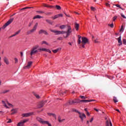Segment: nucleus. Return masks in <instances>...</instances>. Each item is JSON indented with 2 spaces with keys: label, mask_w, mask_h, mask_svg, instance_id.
Returning a JSON list of instances; mask_svg holds the SVG:
<instances>
[{
  "label": "nucleus",
  "mask_w": 126,
  "mask_h": 126,
  "mask_svg": "<svg viewBox=\"0 0 126 126\" xmlns=\"http://www.w3.org/2000/svg\"><path fill=\"white\" fill-rule=\"evenodd\" d=\"M67 93V91H65L64 92H61L60 95H64Z\"/></svg>",
  "instance_id": "nucleus-32"
},
{
  "label": "nucleus",
  "mask_w": 126,
  "mask_h": 126,
  "mask_svg": "<svg viewBox=\"0 0 126 126\" xmlns=\"http://www.w3.org/2000/svg\"><path fill=\"white\" fill-rule=\"evenodd\" d=\"M57 40H59L61 41V40H62V37H59L57 38Z\"/></svg>",
  "instance_id": "nucleus-58"
},
{
  "label": "nucleus",
  "mask_w": 126,
  "mask_h": 126,
  "mask_svg": "<svg viewBox=\"0 0 126 126\" xmlns=\"http://www.w3.org/2000/svg\"><path fill=\"white\" fill-rule=\"evenodd\" d=\"M43 44H45V45H49V44H48V43H47L46 41H43L42 42V45H43Z\"/></svg>",
  "instance_id": "nucleus-34"
},
{
  "label": "nucleus",
  "mask_w": 126,
  "mask_h": 126,
  "mask_svg": "<svg viewBox=\"0 0 126 126\" xmlns=\"http://www.w3.org/2000/svg\"><path fill=\"white\" fill-rule=\"evenodd\" d=\"M12 122V121H11V119H9V121L7 122V123H11Z\"/></svg>",
  "instance_id": "nucleus-52"
},
{
  "label": "nucleus",
  "mask_w": 126,
  "mask_h": 126,
  "mask_svg": "<svg viewBox=\"0 0 126 126\" xmlns=\"http://www.w3.org/2000/svg\"><path fill=\"white\" fill-rule=\"evenodd\" d=\"M39 48L38 45H35L33 46L32 48V50L30 53V55L32 56L33 55H34L35 54H37L38 52V51L37 50V49Z\"/></svg>",
  "instance_id": "nucleus-2"
},
{
  "label": "nucleus",
  "mask_w": 126,
  "mask_h": 126,
  "mask_svg": "<svg viewBox=\"0 0 126 126\" xmlns=\"http://www.w3.org/2000/svg\"><path fill=\"white\" fill-rule=\"evenodd\" d=\"M8 91H9V90H8L3 91L2 92H0V94H5L8 93Z\"/></svg>",
  "instance_id": "nucleus-23"
},
{
  "label": "nucleus",
  "mask_w": 126,
  "mask_h": 126,
  "mask_svg": "<svg viewBox=\"0 0 126 126\" xmlns=\"http://www.w3.org/2000/svg\"><path fill=\"white\" fill-rule=\"evenodd\" d=\"M124 31V26L122 25V26H121V30H120V31L121 32H123Z\"/></svg>",
  "instance_id": "nucleus-40"
},
{
  "label": "nucleus",
  "mask_w": 126,
  "mask_h": 126,
  "mask_svg": "<svg viewBox=\"0 0 126 126\" xmlns=\"http://www.w3.org/2000/svg\"><path fill=\"white\" fill-rule=\"evenodd\" d=\"M93 121H94V118H92L91 119L90 121V123H92V122H93Z\"/></svg>",
  "instance_id": "nucleus-57"
},
{
  "label": "nucleus",
  "mask_w": 126,
  "mask_h": 126,
  "mask_svg": "<svg viewBox=\"0 0 126 126\" xmlns=\"http://www.w3.org/2000/svg\"><path fill=\"white\" fill-rule=\"evenodd\" d=\"M90 123H89V121H87V124H89V125Z\"/></svg>",
  "instance_id": "nucleus-64"
},
{
  "label": "nucleus",
  "mask_w": 126,
  "mask_h": 126,
  "mask_svg": "<svg viewBox=\"0 0 126 126\" xmlns=\"http://www.w3.org/2000/svg\"><path fill=\"white\" fill-rule=\"evenodd\" d=\"M11 111L12 112V113H11V115H14L17 113V109H12L11 110Z\"/></svg>",
  "instance_id": "nucleus-18"
},
{
  "label": "nucleus",
  "mask_w": 126,
  "mask_h": 126,
  "mask_svg": "<svg viewBox=\"0 0 126 126\" xmlns=\"http://www.w3.org/2000/svg\"><path fill=\"white\" fill-rule=\"evenodd\" d=\"M88 42L89 39L87 38L84 37H82V48H85V45L88 43Z\"/></svg>",
  "instance_id": "nucleus-3"
},
{
  "label": "nucleus",
  "mask_w": 126,
  "mask_h": 126,
  "mask_svg": "<svg viewBox=\"0 0 126 126\" xmlns=\"http://www.w3.org/2000/svg\"><path fill=\"white\" fill-rule=\"evenodd\" d=\"M79 117L81 119V120H82V121H84V118H86V116L85 115V114L84 113H83L82 114H81V113H80V114H79Z\"/></svg>",
  "instance_id": "nucleus-11"
},
{
  "label": "nucleus",
  "mask_w": 126,
  "mask_h": 126,
  "mask_svg": "<svg viewBox=\"0 0 126 126\" xmlns=\"http://www.w3.org/2000/svg\"><path fill=\"white\" fill-rule=\"evenodd\" d=\"M45 52H48V53H52L51 50H50V49H46Z\"/></svg>",
  "instance_id": "nucleus-39"
},
{
  "label": "nucleus",
  "mask_w": 126,
  "mask_h": 126,
  "mask_svg": "<svg viewBox=\"0 0 126 126\" xmlns=\"http://www.w3.org/2000/svg\"><path fill=\"white\" fill-rule=\"evenodd\" d=\"M113 100H114V103H117V102H118V100H117V98L115 96L113 97Z\"/></svg>",
  "instance_id": "nucleus-33"
},
{
  "label": "nucleus",
  "mask_w": 126,
  "mask_h": 126,
  "mask_svg": "<svg viewBox=\"0 0 126 126\" xmlns=\"http://www.w3.org/2000/svg\"><path fill=\"white\" fill-rule=\"evenodd\" d=\"M29 119H26L23 121L20 122L17 125V126H23L24 124L29 121Z\"/></svg>",
  "instance_id": "nucleus-6"
},
{
  "label": "nucleus",
  "mask_w": 126,
  "mask_h": 126,
  "mask_svg": "<svg viewBox=\"0 0 126 126\" xmlns=\"http://www.w3.org/2000/svg\"><path fill=\"white\" fill-rule=\"evenodd\" d=\"M116 6L117 7H119L120 8V9H122L121 6L120 4H116Z\"/></svg>",
  "instance_id": "nucleus-49"
},
{
  "label": "nucleus",
  "mask_w": 126,
  "mask_h": 126,
  "mask_svg": "<svg viewBox=\"0 0 126 126\" xmlns=\"http://www.w3.org/2000/svg\"><path fill=\"white\" fill-rule=\"evenodd\" d=\"M13 20V18H12L11 19H10L9 20H8L3 26L2 27L0 28V31H1V29H5L7 26H8L9 24H11V23H12V21Z\"/></svg>",
  "instance_id": "nucleus-4"
},
{
  "label": "nucleus",
  "mask_w": 126,
  "mask_h": 126,
  "mask_svg": "<svg viewBox=\"0 0 126 126\" xmlns=\"http://www.w3.org/2000/svg\"><path fill=\"white\" fill-rule=\"evenodd\" d=\"M36 121H37L38 122L42 124H46L47 123H48V121H44L43 119H41L40 117H36Z\"/></svg>",
  "instance_id": "nucleus-5"
},
{
  "label": "nucleus",
  "mask_w": 126,
  "mask_h": 126,
  "mask_svg": "<svg viewBox=\"0 0 126 126\" xmlns=\"http://www.w3.org/2000/svg\"><path fill=\"white\" fill-rule=\"evenodd\" d=\"M123 44L126 45V40L125 39H123Z\"/></svg>",
  "instance_id": "nucleus-45"
},
{
  "label": "nucleus",
  "mask_w": 126,
  "mask_h": 126,
  "mask_svg": "<svg viewBox=\"0 0 126 126\" xmlns=\"http://www.w3.org/2000/svg\"><path fill=\"white\" fill-rule=\"evenodd\" d=\"M34 96H35V97L37 99H39L40 98V96L38 94H34Z\"/></svg>",
  "instance_id": "nucleus-38"
},
{
  "label": "nucleus",
  "mask_w": 126,
  "mask_h": 126,
  "mask_svg": "<svg viewBox=\"0 0 126 126\" xmlns=\"http://www.w3.org/2000/svg\"><path fill=\"white\" fill-rule=\"evenodd\" d=\"M44 14H45L46 15H49L51 14L52 13L50 12H45Z\"/></svg>",
  "instance_id": "nucleus-43"
},
{
  "label": "nucleus",
  "mask_w": 126,
  "mask_h": 126,
  "mask_svg": "<svg viewBox=\"0 0 126 126\" xmlns=\"http://www.w3.org/2000/svg\"><path fill=\"white\" fill-rule=\"evenodd\" d=\"M4 62L6 63V64H9V61H8V59L6 57H4L3 58Z\"/></svg>",
  "instance_id": "nucleus-14"
},
{
  "label": "nucleus",
  "mask_w": 126,
  "mask_h": 126,
  "mask_svg": "<svg viewBox=\"0 0 126 126\" xmlns=\"http://www.w3.org/2000/svg\"><path fill=\"white\" fill-rule=\"evenodd\" d=\"M109 26H110L111 28H113L114 26V24L112 23V24H109Z\"/></svg>",
  "instance_id": "nucleus-51"
},
{
  "label": "nucleus",
  "mask_w": 126,
  "mask_h": 126,
  "mask_svg": "<svg viewBox=\"0 0 126 126\" xmlns=\"http://www.w3.org/2000/svg\"><path fill=\"white\" fill-rule=\"evenodd\" d=\"M72 111L76 112V113H78L79 114H81V112H80V111H79L78 110H77L75 108L73 109Z\"/></svg>",
  "instance_id": "nucleus-28"
},
{
  "label": "nucleus",
  "mask_w": 126,
  "mask_h": 126,
  "mask_svg": "<svg viewBox=\"0 0 126 126\" xmlns=\"http://www.w3.org/2000/svg\"><path fill=\"white\" fill-rule=\"evenodd\" d=\"M44 7H48V5L46 4H44L43 5Z\"/></svg>",
  "instance_id": "nucleus-59"
},
{
  "label": "nucleus",
  "mask_w": 126,
  "mask_h": 126,
  "mask_svg": "<svg viewBox=\"0 0 126 126\" xmlns=\"http://www.w3.org/2000/svg\"><path fill=\"white\" fill-rule=\"evenodd\" d=\"M51 32L55 33L56 35L63 34L64 33H66V36L64 37V38H67L70 35V34L72 32L71 28L69 26L67 27V32L59 31H55V30H51Z\"/></svg>",
  "instance_id": "nucleus-1"
},
{
  "label": "nucleus",
  "mask_w": 126,
  "mask_h": 126,
  "mask_svg": "<svg viewBox=\"0 0 126 126\" xmlns=\"http://www.w3.org/2000/svg\"><path fill=\"white\" fill-rule=\"evenodd\" d=\"M27 9H31V8H33V7H26Z\"/></svg>",
  "instance_id": "nucleus-61"
},
{
  "label": "nucleus",
  "mask_w": 126,
  "mask_h": 126,
  "mask_svg": "<svg viewBox=\"0 0 126 126\" xmlns=\"http://www.w3.org/2000/svg\"><path fill=\"white\" fill-rule=\"evenodd\" d=\"M43 33H44V34H45V35H48V32H47V31H44Z\"/></svg>",
  "instance_id": "nucleus-46"
},
{
  "label": "nucleus",
  "mask_w": 126,
  "mask_h": 126,
  "mask_svg": "<svg viewBox=\"0 0 126 126\" xmlns=\"http://www.w3.org/2000/svg\"><path fill=\"white\" fill-rule=\"evenodd\" d=\"M94 110L96 111V112H98L99 111V110L97 108H94Z\"/></svg>",
  "instance_id": "nucleus-60"
},
{
  "label": "nucleus",
  "mask_w": 126,
  "mask_h": 126,
  "mask_svg": "<svg viewBox=\"0 0 126 126\" xmlns=\"http://www.w3.org/2000/svg\"><path fill=\"white\" fill-rule=\"evenodd\" d=\"M74 104V100H69L68 102H67L64 105L66 106L71 105L72 104Z\"/></svg>",
  "instance_id": "nucleus-7"
},
{
  "label": "nucleus",
  "mask_w": 126,
  "mask_h": 126,
  "mask_svg": "<svg viewBox=\"0 0 126 126\" xmlns=\"http://www.w3.org/2000/svg\"><path fill=\"white\" fill-rule=\"evenodd\" d=\"M44 31H44V30H40L39 31L38 33H39V34H41V33H44Z\"/></svg>",
  "instance_id": "nucleus-36"
},
{
  "label": "nucleus",
  "mask_w": 126,
  "mask_h": 126,
  "mask_svg": "<svg viewBox=\"0 0 126 126\" xmlns=\"http://www.w3.org/2000/svg\"><path fill=\"white\" fill-rule=\"evenodd\" d=\"M66 28V26L65 25H62L60 27V28L61 29H64Z\"/></svg>",
  "instance_id": "nucleus-35"
},
{
  "label": "nucleus",
  "mask_w": 126,
  "mask_h": 126,
  "mask_svg": "<svg viewBox=\"0 0 126 126\" xmlns=\"http://www.w3.org/2000/svg\"><path fill=\"white\" fill-rule=\"evenodd\" d=\"M2 103L4 105V106L6 108H8V106H7L6 103H5V101L2 100Z\"/></svg>",
  "instance_id": "nucleus-29"
},
{
  "label": "nucleus",
  "mask_w": 126,
  "mask_h": 126,
  "mask_svg": "<svg viewBox=\"0 0 126 126\" xmlns=\"http://www.w3.org/2000/svg\"><path fill=\"white\" fill-rule=\"evenodd\" d=\"M118 43L120 44L119 46H121L122 45V41L121 40V35H120V37L118 38Z\"/></svg>",
  "instance_id": "nucleus-16"
},
{
  "label": "nucleus",
  "mask_w": 126,
  "mask_h": 126,
  "mask_svg": "<svg viewBox=\"0 0 126 126\" xmlns=\"http://www.w3.org/2000/svg\"><path fill=\"white\" fill-rule=\"evenodd\" d=\"M94 99H90V100H86V99H84V100H80V102H85V103H87V102H93L94 101Z\"/></svg>",
  "instance_id": "nucleus-13"
},
{
  "label": "nucleus",
  "mask_w": 126,
  "mask_h": 126,
  "mask_svg": "<svg viewBox=\"0 0 126 126\" xmlns=\"http://www.w3.org/2000/svg\"><path fill=\"white\" fill-rule=\"evenodd\" d=\"M0 113L1 115H3L4 114V112L2 111H0Z\"/></svg>",
  "instance_id": "nucleus-55"
},
{
  "label": "nucleus",
  "mask_w": 126,
  "mask_h": 126,
  "mask_svg": "<svg viewBox=\"0 0 126 126\" xmlns=\"http://www.w3.org/2000/svg\"><path fill=\"white\" fill-rule=\"evenodd\" d=\"M117 18H118L117 16H114L113 18V21H115Z\"/></svg>",
  "instance_id": "nucleus-44"
},
{
  "label": "nucleus",
  "mask_w": 126,
  "mask_h": 126,
  "mask_svg": "<svg viewBox=\"0 0 126 126\" xmlns=\"http://www.w3.org/2000/svg\"><path fill=\"white\" fill-rule=\"evenodd\" d=\"M79 24L75 23V28L76 29V31L79 30Z\"/></svg>",
  "instance_id": "nucleus-24"
},
{
  "label": "nucleus",
  "mask_w": 126,
  "mask_h": 126,
  "mask_svg": "<svg viewBox=\"0 0 126 126\" xmlns=\"http://www.w3.org/2000/svg\"><path fill=\"white\" fill-rule=\"evenodd\" d=\"M32 61L29 62L28 63L27 66H26L24 68L25 69L30 68V66L32 65Z\"/></svg>",
  "instance_id": "nucleus-15"
},
{
  "label": "nucleus",
  "mask_w": 126,
  "mask_h": 126,
  "mask_svg": "<svg viewBox=\"0 0 126 126\" xmlns=\"http://www.w3.org/2000/svg\"><path fill=\"white\" fill-rule=\"evenodd\" d=\"M48 115L50 116H52L56 119H57V116H56V114H55L54 113H48Z\"/></svg>",
  "instance_id": "nucleus-22"
},
{
  "label": "nucleus",
  "mask_w": 126,
  "mask_h": 126,
  "mask_svg": "<svg viewBox=\"0 0 126 126\" xmlns=\"http://www.w3.org/2000/svg\"><path fill=\"white\" fill-rule=\"evenodd\" d=\"M46 21L50 25H53V23L50 20H46Z\"/></svg>",
  "instance_id": "nucleus-31"
},
{
  "label": "nucleus",
  "mask_w": 126,
  "mask_h": 126,
  "mask_svg": "<svg viewBox=\"0 0 126 126\" xmlns=\"http://www.w3.org/2000/svg\"><path fill=\"white\" fill-rule=\"evenodd\" d=\"M33 115L34 112H29V113H24V114H23L24 117H29Z\"/></svg>",
  "instance_id": "nucleus-9"
},
{
  "label": "nucleus",
  "mask_w": 126,
  "mask_h": 126,
  "mask_svg": "<svg viewBox=\"0 0 126 126\" xmlns=\"http://www.w3.org/2000/svg\"><path fill=\"white\" fill-rule=\"evenodd\" d=\"M42 17H41V16H39V15H36V16H34V17H33V19H41Z\"/></svg>",
  "instance_id": "nucleus-21"
},
{
  "label": "nucleus",
  "mask_w": 126,
  "mask_h": 126,
  "mask_svg": "<svg viewBox=\"0 0 126 126\" xmlns=\"http://www.w3.org/2000/svg\"><path fill=\"white\" fill-rule=\"evenodd\" d=\"M63 17V14H59L58 15H56L55 16H54V17H52V19L53 20H56L58 18H61Z\"/></svg>",
  "instance_id": "nucleus-10"
},
{
  "label": "nucleus",
  "mask_w": 126,
  "mask_h": 126,
  "mask_svg": "<svg viewBox=\"0 0 126 126\" xmlns=\"http://www.w3.org/2000/svg\"><path fill=\"white\" fill-rule=\"evenodd\" d=\"M106 126H112V123L110 121V120L109 121H106Z\"/></svg>",
  "instance_id": "nucleus-20"
},
{
  "label": "nucleus",
  "mask_w": 126,
  "mask_h": 126,
  "mask_svg": "<svg viewBox=\"0 0 126 126\" xmlns=\"http://www.w3.org/2000/svg\"><path fill=\"white\" fill-rule=\"evenodd\" d=\"M46 48H44L39 49V51H45V52H46Z\"/></svg>",
  "instance_id": "nucleus-37"
},
{
  "label": "nucleus",
  "mask_w": 126,
  "mask_h": 126,
  "mask_svg": "<svg viewBox=\"0 0 126 126\" xmlns=\"http://www.w3.org/2000/svg\"><path fill=\"white\" fill-rule=\"evenodd\" d=\"M32 32H31V30L30 31H29V32H27V34H31V33H32Z\"/></svg>",
  "instance_id": "nucleus-53"
},
{
  "label": "nucleus",
  "mask_w": 126,
  "mask_h": 126,
  "mask_svg": "<svg viewBox=\"0 0 126 126\" xmlns=\"http://www.w3.org/2000/svg\"><path fill=\"white\" fill-rule=\"evenodd\" d=\"M58 122L61 123H62L64 121H65V119H61V116H59L58 117Z\"/></svg>",
  "instance_id": "nucleus-17"
},
{
  "label": "nucleus",
  "mask_w": 126,
  "mask_h": 126,
  "mask_svg": "<svg viewBox=\"0 0 126 126\" xmlns=\"http://www.w3.org/2000/svg\"><path fill=\"white\" fill-rule=\"evenodd\" d=\"M91 9L92 11H94L95 10V8L93 6H91Z\"/></svg>",
  "instance_id": "nucleus-42"
},
{
  "label": "nucleus",
  "mask_w": 126,
  "mask_h": 126,
  "mask_svg": "<svg viewBox=\"0 0 126 126\" xmlns=\"http://www.w3.org/2000/svg\"><path fill=\"white\" fill-rule=\"evenodd\" d=\"M116 111L118 112L119 113H121L119 109H116Z\"/></svg>",
  "instance_id": "nucleus-62"
},
{
  "label": "nucleus",
  "mask_w": 126,
  "mask_h": 126,
  "mask_svg": "<svg viewBox=\"0 0 126 126\" xmlns=\"http://www.w3.org/2000/svg\"><path fill=\"white\" fill-rule=\"evenodd\" d=\"M36 13L39 14H44L45 13V11H40V10H37L36 11Z\"/></svg>",
  "instance_id": "nucleus-26"
},
{
  "label": "nucleus",
  "mask_w": 126,
  "mask_h": 126,
  "mask_svg": "<svg viewBox=\"0 0 126 126\" xmlns=\"http://www.w3.org/2000/svg\"><path fill=\"white\" fill-rule=\"evenodd\" d=\"M74 100V104H75V103L78 104L81 102L79 99H75V100Z\"/></svg>",
  "instance_id": "nucleus-25"
},
{
  "label": "nucleus",
  "mask_w": 126,
  "mask_h": 126,
  "mask_svg": "<svg viewBox=\"0 0 126 126\" xmlns=\"http://www.w3.org/2000/svg\"><path fill=\"white\" fill-rule=\"evenodd\" d=\"M55 6H53V5H48V8H54Z\"/></svg>",
  "instance_id": "nucleus-50"
},
{
  "label": "nucleus",
  "mask_w": 126,
  "mask_h": 126,
  "mask_svg": "<svg viewBox=\"0 0 126 126\" xmlns=\"http://www.w3.org/2000/svg\"><path fill=\"white\" fill-rule=\"evenodd\" d=\"M20 54H21V56L23 57V53L22 52H20Z\"/></svg>",
  "instance_id": "nucleus-63"
},
{
  "label": "nucleus",
  "mask_w": 126,
  "mask_h": 126,
  "mask_svg": "<svg viewBox=\"0 0 126 126\" xmlns=\"http://www.w3.org/2000/svg\"><path fill=\"white\" fill-rule=\"evenodd\" d=\"M121 16H122L123 18L126 19V16H125V15H123V14H121Z\"/></svg>",
  "instance_id": "nucleus-47"
},
{
  "label": "nucleus",
  "mask_w": 126,
  "mask_h": 126,
  "mask_svg": "<svg viewBox=\"0 0 126 126\" xmlns=\"http://www.w3.org/2000/svg\"><path fill=\"white\" fill-rule=\"evenodd\" d=\"M18 63V59L17 58H15V63Z\"/></svg>",
  "instance_id": "nucleus-54"
},
{
  "label": "nucleus",
  "mask_w": 126,
  "mask_h": 126,
  "mask_svg": "<svg viewBox=\"0 0 126 126\" xmlns=\"http://www.w3.org/2000/svg\"><path fill=\"white\" fill-rule=\"evenodd\" d=\"M55 7L56 8V9L58 10H60L61 9V6L59 5H56L55 6Z\"/></svg>",
  "instance_id": "nucleus-30"
},
{
  "label": "nucleus",
  "mask_w": 126,
  "mask_h": 126,
  "mask_svg": "<svg viewBox=\"0 0 126 126\" xmlns=\"http://www.w3.org/2000/svg\"><path fill=\"white\" fill-rule=\"evenodd\" d=\"M61 50V48H57V49L53 50H52V52H53L54 53L56 54V53H58V52L59 51H60V50Z\"/></svg>",
  "instance_id": "nucleus-19"
},
{
  "label": "nucleus",
  "mask_w": 126,
  "mask_h": 126,
  "mask_svg": "<svg viewBox=\"0 0 126 126\" xmlns=\"http://www.w3.org/2000/svg\"><path fill=\"white\" fill-rule=\"evenodd\" d=\"M78 44H80L81 43H82L81 39V36L79 35H78Z\"/></svg>",
  "instance_id": "nucleus-27"
},
{
  "label": "nucleus",
  "mask_w": 126,
  "mask_h": 126,
  "mask_svg": "<svg viewBox=\"0 0 126 126\" xmlns=\"http://www.w3.org/2000/svg\"><path fill=\"white\" fill-rule=\"evenodd\" d=\"M80 98H82V99H86L87 98V97H85L84 96H83V95H80Z\"/></svg>",
  "instance_id": "nucleus-41"
},
{
  "label": "nucleus",
  "mask_w": 126,
  "mask_h": 126,
  "mask_svg": "<svg viewBox=\"0 0 126 126\" xmlns=\"http://www.w3.org/2000/svg\"><path fill=\"white\" fill-rule=\"evenodd\" d=\"M21 32V30H19L18 32H15V34L17 35L18 34Z\"/></svg>",
  "instance_id": "nucleus-48"
},
{
  "label": "nucleus",
  "mask_w": 126,
  "mask_h": 126,
  "mask_svg": "<svg viewBox=\"0 0 126 126\" xmlns=\"http://www.w3.org/2000/svg\"><path fill=\"white\" fill-rule=\"evenodd\" d=\"M37 26H38V23H35V25H34V26H33V28H32V29L31 30V32H34L36 31Z\"/></svg>",
  "instance_id": "nucleus-12"
},
{
  "label": "nucleus",
  "mask_w": 126,
  "mask_h": 126,
  "mask_svg": "<svg viewBox=\"0 0 126 126\" xmlns=\"http://www.w3.org/2000/svg\"><path fill=\"white\" fill-rule=\"evenodd\" d=\"M44 104H45L44 102L43 101H41L38 103V105H37V108H41L42 107H43L44 106Z\"/></svg>",
  "instance_id": "nucleus-8"
},
{
  "label": "nucleus",
  "mask_w": 126,
  "mask_h": 126,
  "mask_svg": "<svg viewBox=\"0 0 126 126\" xmlns=\"http://www.w3.org/2000/svg\"><path fill=\"white\" fill-rule=\"evenodd\" d=\"M45 124H47L48 126H52L51 124H50L49 122H48V123H46Z\"/></svg>",
  "instance_id": "nucleus-56"
}]
</instances>
